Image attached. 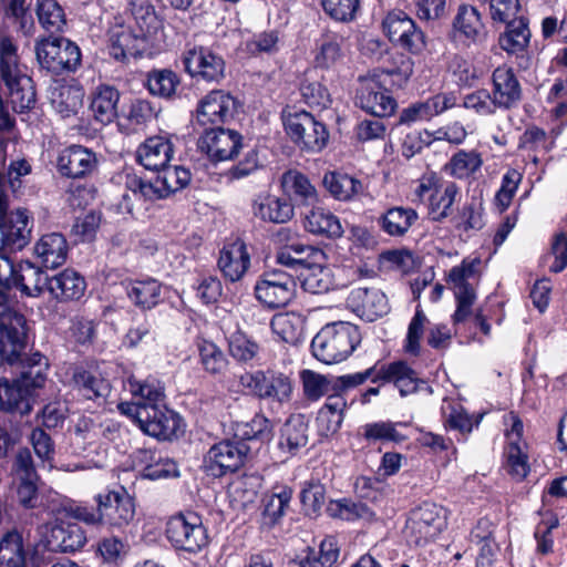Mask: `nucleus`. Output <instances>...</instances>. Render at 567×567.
<instances>
[{"label": "nucleus", "instance_id": "nucleus-1", "mask_svg": "<svg viewBox=\"0 0 567 567\" xmlns=\"http://www.w3.org/2000/svg\"><path fill=\"white\" fill-rule=\"evenodd\" d=\"M0 79L4 84L0 90V106H31L35 102L33 82L19 66L17 48L10 37L1 32Z\"/></svg>", "mask_w": 567, "mask_h": 567}, {"label": "nucleus", "instance_id": "nucleus-2", "mask_svg": "<svg viewBox=\"0 0 567 567\" xmlns=\"http://www.w3.org/2000/svg\"><path fill=\"white\" fill-rule=\"evenodd\" d=\"M361 333L355 324L338 321L326 324L311 342L313 355L326 364L346 360L360 344Z\"/></svg>", "mask_w": 567, "mask_h": 567}, {"label": "nucleus", "instance_id": "nucleus-3", "mask_svg": "<svg viewBox=\"0 0 567 567\" xmlns=\"http://www.w3.org/2000/svg\"><path fill=\"white\" fill-rule=\"evenodd\" d=\"M153 181H144L136 175L126 177V192L122 195L118 208L122 213L132 214L135 200H157L168 197L182 189L171 166L162 167Z\"/></svg>", "mask_w": 567, "mask_h": 567}, {"label": "nucleus", "instance_id": "nucleus-4", "mask_svg": "<svg viewBox=\"0 0 567 567\" xmlns=\"http://www.w3.org/2000/svg\"><path fill=\"white\" fill-rule=\"evenodd\" d=\"M447 526V511L436 503L423 502L412 509L404 527L410 545L424 546L434 540Z\"/></svg>", "mask_w": 567, "mask_h": 567}, {"label": "nucleus", "instance_id": "nucleus-5", "mask_svg": "<svg viewBox=\"0 0 567 567\" xmlns=\"http://www.w3.org/2000/svg\"><path fill=\"white\" fill-rule=\"evenodd\" d=\"M482 260L478 257L464 258L461 265L453 267L449 272V284L454 292L457 307L453 315V322L458 326L472 315V306L476 299L475 284L480 278L478 267Z\"/></svg>", "mask_w": 567, "mask_h": 567}, {"label": "nucleus", "instance_id": "nucleus-6", "mask_svg": "<svg viewBox=\"0 0 567 567\" xmlns=\"http://www.w3.org/2000/svg\"><path fill=\"white\" fill-rule=\"evenodd\" d=\"M37 59L42 69L54 75L75 72L81 65L79 45L63 37H50L35 47Z\"/></svg>", "mask_w": 567, "mask_h": 567}, {"label": "nucleus", "instance_id": "nucleus-7", "mask_svg": "<svg viewBox=\"0 0 567 567\" xmlns=\"http://www.w3.org/2000/svg\"><path fill=\"white\" fill-rule=\"evenodd\" d=\"M6 184V176L0 172V249L13 252L29 244L31 228L25 210L8 213L9 195Z\"/></svg>", "mask_w": 567, "mask_h": 567}, {"label": "nucleus", "instance_id": "nucleus-8", "mask_svg": "<svg viewBox=\"0 0 567 567\" xmlns=\"http://www.w3.org/2000/svg\"><path fill=\"white\" fill-rule=\"evenodd\" d=\"M165 537L176 550L198 553L208 543L202 518L194 512L177 513L166 520Z\"/></svg>", "mask_w": 567, "mask_h": 567}, {"label": "nucleus", "instance_id": "nucleus-9", "mask_svg": "<svg viewBox=\"0 0 567 567\" xmlns=\"http://www.w3.org/2000/svg\"><path fill=\"white\" fill-rule=\"evenodd\" d=\"M296 292L293 276L282 269L266 270L255 285V296L259 302L275 309L287 306Z\"/></svg>", "mask_w": 567, "mask_h": 567}, {"label": "nucleus", "instance_id": "nucleus-10", "mask_svg": "<svg viewBox=\"0 0 567 567\" xmlns=\"http://www.w3.org/2000/svg\"><path fill=\"white\" fill-rule=\"evenodd\" d=\"M97 511L102 513V525L122 529L135 517L134 498L124 489H107L94 496Z\"/></svg>", "mask_w": 567, "mask_h": 567}, {"label": "nucleus", "instance_id": "nucleus-11", "mask_svg": "<svg viewBox=\"0 0 567 567\" xmlns=\"http://www.w3.org/2000/svg\"><path fill=\"white\" fill-rule=\"evenodd\" d=\"M132 417L144 433L159 440H172L182 431V417L169 410L166 403L142 408Z\"/></svg>", "mask_w": 567, "mask_h": 567}, {"label": "nucleus", "instance_id": "nucleus-12", "mask_svg": "<svg viewBox=\"0 0 567 567\" xmlns=\"http://www.w3.org/2000/svg\"><path fill=\"white\" fill-rule=\"evenodd\" d=\"M27 320L23 315L8 311L0 317V362L14 364L25 348Z\"/></svg>", "mask_w": 567, "mask_h": 567}, {"label": "nucleus", "instance_id": "nucleus-13", "mask_svg": "<svg viewBox=\"0 0 567 567\" xmlns=\"http://www.w3.org/2000/svg\"><path fill=\"white\" fill-rule=\"evenodd\" d=\"M382 25L390 41L411 53L416 54L425 49L424 32L405 12L401 10L389 12Z\"/></svg>", "mask_w": 567, "mask_h": 567}, {"label": "nucleus", "instance_id": "nucleus-14", "mask_svg": "<svg viewBox=\"0 0 567 567\" xmlns=\"http://www.w3.org/2000/svg\"><path fill=\"white\" fill-rule=\"evenodd\" d=\"M197 145L215 163L234 159L244 147L241 134L223 127L206 128Z\"/></svg>", "mask_w": 567, "mask_h": 567}, {"label": "nucleus", "instance_id": "nucleus-15", "mask_svg": "<svg viewBox=\"0 0 567 567\" xmlns=\"http://www.w3.org/2000/svg\"><path fill=\"white\" fill-rule=\"evenodd\" d=\"M182 62L185 71L193 78L217 82L225 75L226 64L224 59L207 47L194 45L188 48L183 53Z\"/></svg>", "mask_w": 567, "mask_h": 567}, {"label": "nucleus", "instance_id": "nucleus-16", "mask_svg": "<svg viewBox=\"0 0 567 567\" xmlns=\"http://www.w3.org/2000/svg\"><path fill=\"white\" fill-rule=\"evenodd\" d=\"M377 379L379 382L393 383L401 396L423 391L427 394L433 393L432 386L404 361L378 364Z\"/></svg>", "mask_w": 567, "mask_h": 567}, {"label": "nucleus", "instance_id": "nucleus-17", "mask_svg": "<svg viewBox=\"0 0 567 567\" xmlns=\"http://www.w3.org/2000/svg\"><path fill=\"white\" fill-rule=\"evenodd\" d=\"M248 452L249 447L244 442L221 441L209 449L205 457L206 466L214 476L233 473L244 464Z\"/></svg>", "mask_w": 567, "mask_h": 567}, {"label": "nucleus", "instance_id": "nucleus-18", "mask_svg": "<svg viewBox=\"0 0 567 567\" xmlns=\"http://www.w3.org/2000/svg\"><path fill=\"white\" fill-rule=\"evenodd\" d=\"M127 386L133 396V401L121 403L118 409L128 416L136 415V412L142 408H154L165 403L164 385L155 378L138 380L131 377L127 380Z\"/></svg>", "mask_w": 567, "mask_h": 567}, {"label": "nucleus", "instance_id": "nucleus-19", "mask_svg": "<svg viewBox=\"0 0 567 567\" xmlns=\"http://www.w3.org/2000/svg\"><path fill=\"white\" fill-rule=\"evenodd\" d=\"M95 154L81 145L64 148L56 162L59 172L69 178H81L92 173L96 166Z\"/></svg>", "mask_w": 567, "mask_h": 567}, {"label": "nucleus", "instance_id": "nucleus-20", "mask_svg": "<svg viewBox=\"0 0 567 567\" xmlns=\"http://www.w3.org/2000/svg\"><path fill=\"white\" fill-rule=\"evenodd\" d=\"M252 215L266 223L285 224L295 215L293 205L289 198L271 194H258L251 204Z\"/></svg>", "mask_w": 567, "mask_h": 567}, {"label": "nucleus", "instance_id": "nucleus-21", "mask_svg": "<svg viewBox=\"0 0 567 567\" xmlns=\"http://www.w3.org/2000/svg\"><path fill=\"white\" fill-rule=\"evenodd\" d=\"M308 423L303 415H291L280 429L277 447L282 462L298 454L308 443Z\"/></svg>", "mask_w": 567, "mask_h": 567}, {"label": "nucleus", "instance_id": "nucleus-22", "mask_svg": "<svg viewBox=\"0 0 567 567\" xmlns=\"http://www.w3.org/2000/svg\"><path fill=\"white\" fill-rule=\"evenodd\" d=\"M250 265V256L246 244L236 239L223 247L218 258V267L225 278L235 282L240 280Z\"/></svg>", "mask_w": 567, "mask_h": 567}, {"label": "nucleus", "instance_id": "nucleus-23", "mask_svg": "<svg viewBox=\"0 0 567 567\" xmlns=\"http://www.w3.org/2000/svg\"><path fill=\"white\" fill-rule=\"evenodd\" d=\"M86 282L74 269L63 271L50 277L48 292L60 302L79 300L85 292Z\"/></svg>", "mask_w": 567, "mask_h": 567}, {"label": "nucleus", "instance_id": "nucleus-24", "mask_svg": "<svg viewBox=\"0 0 567 567\" xmlns=\"http://www.w3.org/2000/svg\"><path fill=\"white\" fill-rule=\"evenodd\" d=\"M0 410L27 415L32 410V391L18 380L0 379Z\"/></svg>", "mask_w": 567, "mask_h": 567}, {"label": "nucleus", "instance_id": "nucleus-25", "mask_svg": "<svg viewBox=\"0 0 567 567\" xmlns=\"http://www.w3.org/2000/svg\"><path fill=\"white\" fill-rule=\"evenodd\" d=\"M143 35L133 33L123 25L115 27L109 33V51L117 61H124L128 56H138L144 50Z\"/></svg>", "mask_w": 567, "mask_h": 567}, {"label": "nucleus", "instance_id": "nucleus-26", "mask_svg": "<svg viewBox=\"0 0 567 567\" xmlns=\"http://www.w3.org/2000/svg\"><path fill=\"white\" fill-rule=\"evenodd\" d=\"M34 252L45 268L54 269L66 261L69 245L62 234L50 233L37 241Z\"/></svg>", "mask_w": 567, "mask_h": 567}, {"label": "nucleus", "instance_id": "nucleus-27", "mask_svg": "<svg viewBox=\"0 0 567 567\" xmlns=\"http://www.w3.org/2000/svg\"><path fill=\"white\" fill-rule=\"evenodd\" d=\"M124 286L130 301L141 310H151L162 300V285L154 278L128 280Z\"/></svg>", "mask_w": 567, "mask_h": 567}, {"label": "nucleus", "instance_id": "nucleus-28", "mask_svg": "<svg viewBox=\"0 0 567 567\" xmlns=\"http://www.w3.org/2000/svg\"><path fill=\"white\" fill-rule=\"evenodd\" d=\"M172 156V143L161 136L147 138L137 150L138 162L150 171H159L165 167Z\"/></svg>", "mask_w": 567, "mask_h": 567}, {"label": "nucleus", "instance_id": "nucleus-29", "mask_svg": "<svg viewBox=\"0 0 567 567\" xmlns=\"http://www.w3.org/2000/svg\"><path fill=\"white\" fill-rule=\"evenodd\" d=\"M50 277L41 267L30 261H21L18 265L14 287L24 296L38 298L48 291Z\"/></svg>", "mask_w": 567, "mask_h": 567}, {"label": "nucleus", "instance_id": "nucleus-30", "mask_svg": "<svg viewBox=\"0 0 567 567\" xmlns=\"http://www.w3.org/2000/svg\"><path fill=\"white\" fill-rule=\"evenodd\" d=\"M28 549L22 532L7 530L0 537V567H27Z\"/></svg>", "mask_w": 567, "mask_h": 567}, {"label": "nucleus", "instance_id": "nucleus-31", "mask_svg": "<svg viewBox=\"0 0 567 567\" xmlns=\"http://www.w3.org/2000/svg\"><path fill=\"white\" fill-rule=\"evenodd\" d=\"M303 225L307 231L329 239H337L343 235L339 218L323 207H312L306 214Z\"/></svg>", "mask_w": 567, "mask_h": 567}, {"label": "nucleus", "instance_id": "nucleus-32", "mask_svg": "<svg viewBox=\"0 0 567 567\" xmlns=\"http://www.w3.org/2000/svg\"><path fill=\"white\" fill-rule=\"evenodd\" d=\"M506 29L498 38L499 47L509 54L524 53L530 41L528 20L519 16L516 19L504 22Z\"/></svg>", "mask_w": 567, "mask_h": 567}, {"label": "nucleus", "instance_id": "nucleus-33", "mask_svg": "<svg viewBox=\"0 0 567 567\" xmlns=\"http://www.w3.org/2000/svg\"><path fill=\"white\" fill-rule=\"evenodd\" d=\"M49 543L60 551H75L86 543V536L78 523L60 522L51 528Z\"/></svg>", "mask_w": 567, "mask_h": 567}, {"label": "nucleus", "instance_id": "nucleus-34", "mask_svg": "<svg viewBox=\"0 0 567 567\" xmlns=\"http://www.w3.org/2000/svg\"><path fill=\"white\" fill-rule=\"evenodd\" d=\"M322 183L329 194L337 200L349 202L364 192L361 181L343 173H326Z\"/></svg>", "mask_w": 567, "mask_h": 567}, {"label": "nucleus", "instance_id": "nucleus-35", "mask_svg": "<svg viewBox=\"0 0 567 567\" xmlns=\"http://www.w3.org/2000/svg\"><path fill=\"white\" fill-rule=\"evenodd\" d=\"M417 217V213L413 208L396 206L383 213L378 224L386 235L401 237L409 231Z\"/></svg>", "mask_w": 567, "mask_h": 567}, {"label": "nucleus", "instance_id": "nucleus-36", "mask_svg": "<svg viewBox=\"0 0 567 567\" xmlns=\"http://www.w3.org/2000/svg\"><path fill=\"white\" fill-rule=\"evenodd\" d=\"M453 29L471 42H478L485 37V27L478 10L468 4L458 7L453 20Z\"/></svg>", "mask_w": 567, "mask_h": 567}, {"label": "nucleus", "instance_id": "nucleus-37", "mask_svg": "<svg viewBox=\"0 0 567 567\" xmlns=\"http://www.w3.org/2000/svg\"><path fill=\"white\" fill-rule=\"evenodd\" d=\"M347 401L341 395H329L324 405L318 411L317 426L322 436L336 433L342 422Z\"/></svg>", "mask_w": 567, "mask_h": 567}, {"label": "nucleus", "instance_id": "nucleus-38", "mask_svg": "<svg viewBox=\"0 0 567 567\" xmlns=\"http://www.w3.org/2000/svg\"><path fill=\"white\" fill-rule=\"evenodd\" d=\"M493 83L496 106H509L519 100V83L511 69L497 68L493 73Z\"/></svg>", "mask_w": 567, "mask_h": 567}, {"label": "nucleus", "instance_id": "nucleus-39", "mask_svg": "<svg viewBox=\"0 0 567 567\" xmlns=\"http://www.w3.org/2000/svg\"><path fill=\"white\" fill-rule=\"evenodd\" d=\"M293 385L289 375L276 371H264L262 391L260 399L270 400L280 404L290 401Z\"/></svg>", "mask_w": 567, "mask_h": 567}, {"label": "nucleus", "instance_id": "nucleus-40", "mask_svg": "<svg viewBox=\"0 0 567 567\" xmlns=\"http://www.w3.org/2000/svg\"><path fill=\"white\" fill-rule=\"evenodd\" d=\"M303 326L302 316L296 312L277 313L270 321L271 331L289 344H297L302 341Z\"/></svg>", "mask_w": 567, "mask_h": 567}, {"label": "nucleus", "instance_id": "nucleus-41", "mask_svg": "<svg viewBox=\"0 0 567 567\" xmlns=\"http://www.w3.org/2000/svg\"><path fill=\"white\" fill-rule=\"evenodd\" d=\"M94 120L103 125L116 120L122 132L131 133L144 122L142 109H91Z\"/></svg>", "mask_w": 567, "mask_h": 567}, {"label": "nucleus", "instance_id": "nucleus-42", "mask_svg": "<svg viewBox=\"0 0 567 567\" xmlns=\"http://www.w3.org/2000/svg\"><path fill=\"white\" fill-rule=\"evenodd\" d=\"M299 277L303 290L313 295L329 292L334 287L332 270L327 266L308 262Z\"/></svg>", "mask_w": 567, "mask_h": 567}, {"label": "nucleus", "instance_id": "nucleus-43", "mask_svg": "<svg viewBox=\"0 0 567 567\" xmlns=\"http://www.w3.org/2000/svg\"><path fill=\"white\" fill-rule=\"evenodd\" d=\"M292 489L288 486L278 487L270 496L264 499L261 525L268 528L279 524L289 507Z\"/></svg>", "mask_w": 567, "mask_h": 567}, {"label": "nucleus", "instance_id": "nucleus-44", "mask_svg": "<svg viewBox=\"0 0 567 567\" xmlns=\"http://www.w3.org/2000/svg\"><path fill=\"white\" fill-rule=\"evenodd\" d=\"M20 377L17 380L31 391L43 386L49 368L48 359L40 352H34L23 360L20 359Z\"/></svg>", "mask_w": 567, "mask_h": 567}, {"label": "nucleus", "instance_id": "nucleus-45", "mask_svg": "<svg viewBox=\"0 0 567 567\" xmlns=\"http://www.w3.org/2000/svg\"><path fill=\"white\" fill-rule=\"evenodd\" d=\"M351 297L360 301L362 315L369 321H374L389 311L388 298L378 289L358 288L351 292Z\"/></svg>", "mask_w": 567, "mask_h": 567}, {"label": "nucleus", "instance_id": "nucleus-46", "mask_svg": "<svg viewBox=\"0 0 567 567\" xmlns=\"http://www.w3.org/2000/svg\"><path fill=\"white\" fill-rule=\"evenodd\" d=\"M72 381L78 391L87 400L106 398L111 391V385L106 380L82 368L74 370Z\"/></svg>", "mask_w": 567, "mask_h": 567}, {"label": "nucleus", "instance_id": "nucleus-47", "mask_svg": "<svg viewBox=\"0 0 567 567\" xmlns=\"http://www.w3.org/2000/svg\"><path fill=\"white\" fill-rule=\"evenodd\" d=\"M144 454L147 464L143 467L141 477L151 481H158L179 476L178 466L173 458L151 451L145 452Z\"/></svg>", "mask_w": 567, "mask_h": 567}, {"label": "nucleus", "instance_id": "nucleus-48", "mask_svg": "<svg viewBox=\"0 0 567 567\" xmlns=\"http://www.w3.org/2000/svg\"><path fill=\"white\" fill-rule=\"evenodd\" d=\"M284 187L297 202L302 205H315L318 202V193L309 178L296 171H289L282 176Z\"/></svg>", "mask_w": 567, "mask_h": 567}, {"label": "nucleus", "instance_id": "nucleus-49", "mask_svg": "<svg viewBox=\"0 0 567 567\" xmlns=\"http://www.w3.org/2000/svg\"><path fill=\"white\" fill-rule=\"evenodd\" d=\"M37 17L41 27L50 32H63L66 25L64 9L56 0H38Z\"/></svg>", "mask_w": 567, "mask_h": 567}, {"label": "nucleus", "instance_id": "nucleus-50", "mask_svg": "<svg viewBox=\"0 0 567 567\" xmlns=\"http://www.w3.org/2000/svg\"><path fill=\"white\" fill-rule=\"evenodd\" d=\"M131 9L140 34L146 40L162 28V21L155 12L154 6L148 0H132Z\"/></svg>", "mask_w": 567, "mask_h": 567}, {"label": "nucleus", "instance_id": "nucleus-51", "mask_svg": "<svg viewBox=\"0 0 567 567\" xmlns=\"http://www.w3.org/2000/svg\"><path fill=\"white\" fill-rule=\"evenodd\" d=\"M403 426V423H393L391 421H378L367 423L360 427L362 436L370 443H401L406 436L401 434L396 426Z\"/></svg>", "mask_w": 567, "mask_h": 567}, {"label": "nucleus", "instance_id": "nucleus-52", "mask_svg": "<svg viewBox=\"0 0 567 567\" xmlns=\"http://www.w3.org/2000/svg\"><path fill=\"white\" fill-rule=\"evenodd\" d=\"M458 190L456 184L450 182L430 194V210L434 220L441 221L451 215Z\"/></svg>", "mask_w": 567, "mask_h": 567}, {"label": "nucleus", "instance_id": "nucleus-53", "mask_svg": "<svg viewBox=\"0 0 567 567\" xmlns=\"http://www.w3.org/2000/svg\"><path fill=\"white\" fill-rule=\"evenodd\" d=\"M198 352L203 369L213 375L223 374L228 368V359L224 351L214 342L202 340Z\"/></svg>", "mask_w": 567, "mask_h": 567}, {"label": "nucleus", "instance_id": "nucleus-54", "mask_svg": "<svg viewBox=\"0 0 567 567\" xmlns=\"http://www.w3.org/2000/svg\"><path fill=\"white\" fill-rule=\"evenodd\" d=\"M444 425L449 430L458 431L462 434L471 433L474 427L473 417L468 415L465 409L456 402L444 401L442 405ZM480 420H476L477 426Z\"/></svg>", "mask_w": 567, "mask_h": 567}, {"label": "nucleus", "instance_id": "nucleus-55", "mask_svg": "<svg viewBox=\"0 0 567 567\" xmlns=\"http://www.w3.org/2000/svg\"><path fill=\"white\" fill-rule=\"evenodd\" d=\"M328 513L332 517L344 520L372 519L374 513L362 502H354L350 498H341L330 502Z\"/></svg>", "mask_w": 567, "mask_h": 567}, {"label": "nucleus", "instance_id": "nucleus-56", "mask_svg": "<svg viewBox=\"0 0 567 567\" xmlns=\"http://www.w3.org/2000/svg\"><path fill=\"white\" fill-rule=\"evenodd\" d=\"M303 393L308 400L318 401L333 393L332 375H324L312 370H303L300 374Z\"/></svg>", "mask_w": 567, "mask_h": 567}, {"label": "nucleus", "instance_id": "nucleus-57", "mask_svg": "<svg viewBox=\"0 0 567 567\" xmlns=\"http://www.w3.org/2000/svg\"><path fill=\"white\" fill-rule=\"evenodd\" d=\"M179 84L176 73L171 70H155L148 74L147 87L152 95L159 97H171Z\"/></svg>", "mask_w": 567, "mask_h": 567}, {"label": "nucleus", "instance_id": "nucleus-58", "mask_svg": "<svg viewBox=\"0 0 567 567\" xmlns=\"http://www.w3.org/2000/svg\"><path fill=\"white\" fill-rule=\"evenodd\" d=\"M228 349L235 360L244 363L256 359L260 350L259 344L255 340L240 331L234 332L229 337Z\"/></svg>", "mask_w": 567, "mask_h": 567}, {"label": "nucleus", "instance_id": "nucleus-59", "mask_svg": "<svg viewBox=\"0 0 567 567\" xmlns=\"http://www.w3.org/2000/svg\"><path fill=\"white\" fill-rule=\"evenodd\" d=\"M315 116L307 112L305 109L296 111L295 113L282 112V123L286 133L290 136L293 142H299V138H303V134L307 130L313 128Z\"/></svg>", "mask_w": 567, "mask_h": 567}, {"label": "nucleus", "instance_id": "nucleus-60", "mask_svg": "<svg viewBox=\"0 0 567 567\" xmlns=\"http://www.w3.org/2000/svg\"><path fill=\"white\" fill-rule=\"evenodd\" d=\"M377 375L378 363L365 369L364 371L339 377L332 375L333 393L330 395L342 396L344 392L363 384L367 380H371L373 383L379 382Z\"/></svg>", "mask_w": 567, "mask_h": 567}, {"label": "nucleus", "instance_id": "nucleus-61", "mask_svg": "<svg viewBox=\"0 0 567 567\" xmlns=\"http://www.w3.org/2000/svg\"><path fill=\"white\" fill-rule=\"evenodd\" d=\"M394 113V109H382V112H377L374 109L371 112L373 118L363 120L357 126V136L360 141H371L382 138L385 133V124L381 118L390 117Z\"/></svg>", "mask_w": 567, "mask_h": 567}, {"label": "nucleus", "instance_id": "nucleus-62", "mask_svg": "<svg viewBox=\"0 0 567 567\" xmlns=\"http://www.w3.org/2000/svg\"><path fill=\"white\" fill-rule=\"evenodd\" d=\"M506 458L509 474L518 480H524L529 472L526 443L511 441L506 450Z\"/></svg>", "mask_w": 567, "mask_h": 567}, {"label": "nucleus", "instance_id": "nucleus-63", "mask_svg": "<svg viewBox=\"0 0 567 567\" xmlns=\"http://www.w3.org/2000/svg\"><path fill=\"white\" fill-rule=\"evenodd\" d=\"M339 557V548L334 537H326L319 548V553L307 557L301 567H332Z\"/></svg>", "mask_w": 567, "mask_h": 567}, {"label": "nucleus", "instance_id": "nucleus-64", "mask_svg": "<svg viewBox=\"0 0 567 567\" xmlns=\"http://www.w3.org/2000/svg\"><path fill=\"white\" fill-rule=\"evenodd\" d=\"M326 488L319 482H306L300 493V499L307 515H317L326 501Z\"/></svg>", "mask_w": 567, "mask_h": 567}]
</instances>
